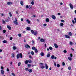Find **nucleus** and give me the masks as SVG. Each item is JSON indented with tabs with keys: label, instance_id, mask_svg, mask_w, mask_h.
<instances>
[{
	"label": "nucleus",
	"instance_id": "nucleus-1",
	"mask_svg": "<svg viewBox=\"0 0 76 76\" xmlns=\"http://www.w3.org/2000/svg\"><path fill=\"white\" fill-rule=\"evenodd\" d=\"M20 56L21 58H22V53L18 54L17 55V59H19V58H20Z\"/></svg>",
	"mask_w": 76,
	"mask_h": 76
},
{
	"label": "nucleus",
	"instance_id": "nucleus-2",
	"mask_svg": "<svg viewBox=\"0 0 76 76\" xmlns=\"http://www.w3.org/2000/svg\"><path fill=\"white\" fill-rule=\"evenodd\" d=\"M15 19V20L13 21V23H14L16 24V25H18V23L17 22V19H16V18Z\"/></svg>",
	"mask_w": 76,
	"mask_h": 76
},
{
	"label": "nucleus",
	"instance_id": "nucleus-3",
	"mask_svg": "<svg viewBox=\"0 0 76 76\" xmlns=\"http://www.w3.org/2000/svg\"><path fill=\"white\" fill-rule=\"evenodd\" d=\"M70 7L71 9H73V5L71 3H70L69 4Z\"/></svg>",
	"mask_w": 76,
	"mask_h": 76
},
{
	"label": "nucleus",
	"instance_id": "nucleus-4",
	"mask_svg": "<svg viewBox=\"0 0 76 76\" xmlns=\"http://www.w3.org/2000/svg\"><path fill=\"white\" fill-rule=\"evenodd\" d=\"M52 18L53 19H54V20H55L56 19V16L54 15H53L51 16Z\"/></svg>",
	"mask_w": 76,
	"mask_h": 76
},
{
	"label": "nucleus",
	"instance_id": "nucleus-5",
	"mask_svg": "<svg viewBox=\"0 0 76 76\" xmlns=\"http://www.w3.org/2000/svg\"><path fill=\"white\" fill-rule=\"evenodd\" d=\"M7 4L8 5H11L13 4V3L12 2L9 1L7 2Z\"/></svg>",
	"mask_w": 76,
	"mask_h": 76
},
{
	"label": "nucleus",
	"instance_id": "nucleus-6",
	"mask_svg": "<svg viewBox=\"0 0 76 76\" xmlns=\"http://www.w3.org/2000/svg\"><path fill=\"white\" fill-rule=\"evenodd\" d=\"M7 27L9 30H11V29H12L11 27H10V26L9 25L7 26Z\"/></svg>",
	"mask_w": 76,
	"mask_h": 76
},
{
	"label": "nucleus",
	"instance_id": "nucleus-7",
	"mask_svg": "<svg viewBox=\"0 0 76 76\" xmlns=\"http://www.w3.org/2000/svg\"><path fill=\"white\" fill-rule=\"evenodd\" d=\"M34 34L35 36H36V35H38V31H35V32H34Z\"/></svg>",
	"mask_w": 76,
	"mask_h": 76
},
{
	"label": "nucleus",
	"instance_id": "nucleus-8",
	"mask_svg": "<svg viewBox=\"0 0 76 76\" xmlns=\"http://www.w3.org/2000/svg\"><path fill=\"white\" fill-rule=\"evenodd\" d=\"M40 64H42V66L41 67V68L42 69H44V68H45V66H44V65L42 63H40Z\"/></svg>",
	"mask_w": 76,
	"mask_h": 76
},
{
	"label": "nucleus",
	"instance_id": "nucleus-9",
	"mask_svg": "<svg viewBox=\"0 0 76 76\" xmlns=\"http://www.w3.org/2000/svg\"><path fill=\"white\" fill-rule=\"evenodd\" d=\"M54 45L55 48H58V45H57V44L55 43L54 44Z\"/></svg>",
	"mask_w": 76,
	"mask_h": 76
},
{
	"label": "nucleus",
	"instance_id": "nucleus-10",
	"mask_svg": "<svg viewBox=\"0 0 76 76\" xmlns=\"http://www.w3.org/2000/svg\"><path fill=\"white\" fill-rule=\"evenodd\" d=\"M50 53L48 52L47 56V57L48 58L50 57Z\"/></svg>",
	"mask_w": 76,
	"mask_h": 76
},
{
	"label": "nucleus",
	"instance_id": "nucleus-11",
	"mask_svg": "<svg viewBox=\"0 0 76 76\" xmlns=\"http://www.w3.org/2000/svg\"><path fill=\"white\" fill-rule=\"evenodd\" d=\"M65 37L66 38H70V36H68L67 35H65Z\"/></svg>",
	"mask_w": 76,
	"mask_h": 76
},
{
	"label": "nucleus",
	"instance_id": "nucleus-12",
	"mask_svg": "<svg viewBox=\"0 0 76 76\" xmlns=\"http://www.w3.org/2000/svg\"><path fill=\"white\" fill-rule=\"evenodd\" d=\"M25 47L26 48H30V46L28 44L25 45Z\"/></svg>",
	"mask_w": 76,
	"mask_h": 76
},
{
	"label": "nucleus",
	"instance_id": "nucleus-13",
	"mask_svg": "<svg viewBox=\"0 0 76 76\" xmlns=\"http://www.w3.org/2000/svg\"><path fill=\"white\" fill-rule=\"evenodd\" d=\"M1 72L2 75H4V71L3 70H1Z\"/></svg>",
	"mask_w": 76,
	"mask_h": 76
},
{
	"label": "nucleus",
	"instance_id": "nucleus-14",
	"mask_svg": "<svg viewBox=\"0 0 76 76\" xmlns=\"http://www.w3.org/2000/svg\"><path fill=\"white\" fill-rule=\"evenodd\" d=\"M20 4L21 6H23V1H21L20 2Z\"/></svg>",
	"mask_w": 76,
	"mask_h": 76
},
{
	"label": "nucleus",
	"instance_id": "nucleus-15",
	"mask_svg": "<svg viewBox=\"0 0 76 76\" xmlns=\"http://www.w3.org/2000/svg\"><path fill=\"white\" fill-rule=\"evenodd\" d=\"M40 41H41V42H45V40H44V39H40Z\"/></svg>",
	"mask_w": 76,
	"mask_h": 76
},
{
	"label": "nucleus",
	"instance_id": "nucleus-16",
	"mask_svg": "<svg viewBox=\"0 0 76 76\" xmlns=\"http://www.w3.org/2000/svg\"><path fill=\"white\" fill-rule=\"evenodd\" d=\"M12 48L14 50H16V49H17V48H16V47L15 46H13Z\"/></svg>",
	"mask_w": 76,
	"mask_h": 76
},
{
	"label": "nucleus",
	"instance_id": "nucleus-17",
	"mask_svg": "<svg viewBox=\"0 0 76 76\" xmlns=\"http://www.w3.org/2000/svg\"><path fill=\"white\" fill-rule=\"evenodd\" d=\"M28 71L29 73H32V69H30L28 70Z\"/></svg>",
	"mask_w": 76,
	"mask_h": 76
},
{
	"label": "nucleus",
	"instance_id": "nucleus-18",
	"mask_svg": "<svg viewBox=\"0 0 76 76\" xmlns=\"http://www.w3.org/2000/svg\"><path fill=\"white\" fill-rule=\"evenodd\" d=\"M68 34L69 36H72V33L71 32H69Z\"/></svg>",
	"mask_w": 76,
	"mask_h": 76
},
{
	"label": "nucleus",
	"instance_id": "nucleus-19",
	"mask_svg": "<svg viewBox=\"0 0 76 76\" xmlns=\"http://www.w3.org/2000/svg\"><path fill=\"white\" fill-rule=\"evenodd\" d=\"M11 56L12 57H13V58H14V57H15V54L13 53H12Z\"/></svg>",
	"mask_w": 76,
	"mask_h": 76
},
{
	"label": "nucleus",
	"instance_id": "nucleus-20",
	"mask_svg": "<svg viewBox=\"0 0 76 76\" xmlns=\"http://www.w3.org/2000/svg\"><path fill=\"white\" fill-rule=\"evenodd\" d=\"M46 21L47 22H48L50 21V20H49V19L48 18H47L46 19Z\"/></svg>",
	"mask_w": 76,
	"mask_h": 76
},
{
	"label": "nucleus",
	"instance_id": "nucleus-21",
	"mask_svg": "<svg viewBox=\"0 0 76 76\" xmlns=\"http://www.w3.org/2000/svg\"><path fill=\"white\" fill-rule=\"evenodd\" d=\"M26 29L27 31H30L31 30V28L29 27H27Z\"/></svg>",
	"mask_w": 76,
	"mask_h": 76
},
{
	"label": "nucleus",
	"instance_id": "nucleus-22",
	"mask_svg": "<svg viewBox=\"0 0 76 76\" xmlns=\"http://www.w3.org/2000/svg\"><path fill=\"white\" fill-rule=\"evenodd\" d=\"M68 60H70V61H72V58L70 57H68Z\"/></svg>",
	"mask_w": 76,
	"mask_h": 76
},
{
	"label": "nucleus",
	"instance_id": "nucleus-23",
	"mask_svg": "<svg viewBox=\"0 0 76 76\" xmlns=\"http://www.w3.org/2000/svg\"><path fill=\"white\" fill-rule=\"evenodd\" d=\"M26 21L29 24L30 23V21H29V19L26 20Z\"/></svg>",
	"mask_w": 76,
	"mask_h": 76
},
{
	"label": "nucleus",
	"instance_id": "nucleus-24",
	"mask_svg": "<svg viewBox=\"0 0 76 76\" xmlns=\"http://www.w3.org/2000/svg\"><path fill=\"white\" fill-rule=\"evenodd\" d=\"M40 55L41 56H44V53L43 52H42L40 53Z\"/></svg>",
	"mask_w": 76,
	"mask_h": 76
},
{
	"label": "nucleus",
	"instance_id": "nucleus-25",
	"mask_svg": "<svg viewBox=\"0 0 76 76\" xmlns=\"http://www.w3.org/2000/svg\"><path fill=\"white\" fill-rule=\"evenodd\" d=\"M28 61L26 60L25 61V64H28Z\"/></svg>",
	"mask_w": 76,
	"mask_h": 76
},
{
	"label": "nucleus",
	"instance_id": "nucleus-26",
	"mask_svg": "<svg viewBox=\"0 0 76 76\" xmlns=\"http://www.w3.org/2000/svg\"><path fill=\"white\" fill-rule=\"evenodd\" d=\"M45 68L46 69H48V65L47 64H45Z\"/></svg>",
	"mask_w": 76,
	"mask_h": 76
},
{
	"label": "nucleus",
	"instance_id": "nucleus-27",
	"mask_svg": "<svg viewBox=\"0 0 76 76\" xmlns=\"http://www.w3.org/2000/svg\"><path fill=\"white\" fill-rule=\"evenodd\" d=\"M31 32L32 34H34V30H31Z\"/></svg>",
	"mask_w": 76,
	"mask_h": 76
},
{
	"label": "nucleus",
	"instance_id": "nucleus-28",
	"mask_svg": "<svg viewBox=\"0 0 76 76\" xmlns=\"http://www.w3.org/2000/svg\"><path fill=\"white\" fill-rule=\"evenodd\" d=\"M54 56L52 55L51 56V58L52 59H54Z\"/></svg>",
	"mask_w": 76,
	"mask_h": 76
},
{
	"label": "nucleus",
	"instance_id": "nucleus-29",
	"mask_svg": "<svg viewBox=\"0 0 76 76\" xmlns=\"http://www.w3.org/2000/svg\"><path fill=\"white\" fill-rule=\"evenodd\" d=\"M61 26H63L64 25V24L63 23H60Z\"/></svg>",
	"mask_w": 76,
	"mask_h": 76
},
{
	"label": "nucleus",
	"instance_id": "nucleus-30",
	"mask_svg": "<svg viewBox=\"0 0 76 76\" xmlns=\"http://www.w3.org/2000/svg\"><path fill=\"white\" fill-rule=\"evenodd\" d=\"M3 42L4 43H6L7 42V41L5 40H4L3 41Z\"/></svg>",
	"mask_w": 76,
	"mask_h": 76
},
{
	"label": "nucleus",
	"instance_id": "nucleus-31",
	"mask_svg": "<svg viewBox=\"0 0 76 76\" xmlns=\"http://www.w3.org/2000/svg\"><path fill=\"white\" fill-rule=\"evenodd\" d=\"M34 50L36 53H38V50L37 49H35Z\"/></svg>",
	"mask_w": 76,
	"mask_h": 76
},
{
	"label": "nucleus",
	"instance_id": "nucleus-32",
	"mask_svg": "<svg viewBox=\"0 0 76 76\" xmlns=\"http://www.w3.org/2000/svg\"><path fill=\"white\" fill-rule=\"evenodd\" d=\"M5 20L7 22H8L9 21V20L7 19H6Z\"/></svg>",
	"mask_w": 76,
	"mask_h": 76
},
{
	"label": "nucleus",
	"instance_id": "nucleus-33",
	"mask_svg": "<svg viewBox=\"0 0 76 76\" xmlns=\"http://www.w3.org/2000/svg\"><path fill=\"white\" fill-rule=\"evenodd\" d=\"M6 32V30H3V32L4 34H5Z\"/></svg>",
	"mask_w": 76,
	"mask_h": 76
},
{
	"label": "nucleus",
	"instance_id": "nucleus-34",
	"mask_svg": "<svg viewBox=\"0 0 76 76\" xmlns=\"http://www.w3.org/2000/svg\"><path fill=\"white\" fill-rule=\"evenodd\" d=\"M32 49L33 50H35V47L34 46L32 47Z\"/></svg>",
	"mask_w": 76,
	"mask_h": 76
},
{
	"label": "nucleus",
	"instance_id": "nucleus-35",
	"mask_svg": "<svg viewBox=\"0 0 76 76\" xmlns=\"http://www.w3.org/2000/svg\"><path fill=\"white\" fill-rule=\"evenodd\" d=\"M49 49L50 50H53V48L51 46H50L49 47Z\"/></svg>",
	"mask_w": 76,
	"mask_h": 76
},
{
	"label": "nucleus",
	"instance_id": "nucleus-36",
	"mask_svg": "<svg viewBox=\"0 0 76 76\" xmlns=\"http://www.w3.org/2000/svg\"><path fill=\"white\" fill-rule=\"evenodd\" d=\"M31 4L32 5H34V2L32 1L31 3Z\"/></svg>",
	"mask_w": 76,
	"mask_h": 76
},
{
	"label": "nucleus",
	"instance_id": "nucleus-37",
	"mask_svg": "<svg viewBox=\"0 0 76 76\" xmlns=\"http://www.w3.org/2000/svg\"><path fill=\"white\" fill-rule=\"evenodd\" d=\"M31 54H32V55H34V53L33 51H31Z\"/></svg>",
	"mask_w": 76,
	"mask_h": 76
},
{
	"label": "nucleus",
	"instance_id": "nucleus-38",
	"mask_svg": "<svg viewBox=\"0 0 76 76\" xmlns=\"http://www.w3.org/2000/svg\"><path fill=\"white\" fill-rule=\"evenodd\" d=\"M69 44L71 45H73V42H70Z\"/></svg>",
	"mask_w": 76,
	"mask_h": 76
},
{
	"label": "nucleus",
	"instance_id": "nucleus-39",
	"mask_svg": "<svg viewBox=\"0 0 76 76\" xmlns=\"http://www.w3.org/2000/svg\"><path fill=\"white\" fill-rule=\"evenodd\" d=\"M21 64V63H20V62H19L18 64V66H20Z\"/></svg>",
	"mask_w": 76,
	"mask_h": 76
},
{
	"label": "nucleus",
	"instance_id": "nucleus-40",
	"mask_svg": "<svg viewBox=\"0 0 76 76\" xmlns=\"http://www.w3.org/2000/svg\"><path fill=\"white\" fill-rule=\"evenodd\" d=\"M2 22H3V23H4V24H5L6 23L5 21L4 20H2Z\"/></svg>",
	"mask_w": 76,
	"mask_h": 76
},
{
	"label": "nucleus",
	"instance_id": "nucleus-41",
	"mask_svg": "<svg viewBox=\"0 0 76 76\" xmlns=\"http://www.w3.org/2000/svg\"><path fill=\"white\" fill-rule=\"evenodd\" d=\"M28 67H30L31 66V64H28Z\"/></svg>",
	"mask_w": 76,
	"mask_h": 76
},
{
	"label": "nucleus",
	"instance_id": "nucleus-42",
	"mask_svg": "<svg viewBox=\"0 0 76 76\" xmlns=\"http://www.w3.org/2000/svg\"><path fill=\"white\" fill-rule=\"evenodd\" d=\"M31 41L32 42V44L33 45L34 44V43H35V41H34L33 40H32Z\"/></svg>",
	"mask_w": 76,
	"mask_h": 76
},
{
	"label": "nucleus",
	"instance_id": "nucleus-43",
	"mask_svg": "<svg viewBox=\"0 0 76 76\" xmlns=\"http://www.w3.org/2000/svg\"><path fill=\"white\" fill-rule=\"evenodd\" d=\"M9 14H10V17H12V15L11 14V12H9Z\"/></svg>",
	"mask_w": 76,
	"mask_h": 76
},
{
	"label": "nucleus",
	"instance_id": "nucleus-44",
	"mask_svg": "<svg viewBox=\"0 0 76 76\" xmlns=\"http://www.w3.org/2000/svg\"><path fill=\"white\" fill-rule=\"evenodd\" d=\"M64 53H67V51L66 50H64Z\"/></svg>",
	"mask_w": 76,
	"mask_h": 76
},
{
	"label": "nucleus",
	"instance_id": "nucleus-45",
	"mask_svg": "<svg viewBox=\"0 0 76 76\" xmlns=\"http://www.w3.org/2000/svg\"><path fill=\"white\" fill-rule=\"evenodd\" d=\"M57 67H60V64H57Z\"/></svg>",
	"mask_w": 76,
	"mask_h": 76
},
{
	"label": "nucleus",
	"instance_id": "nucleus-46",
	"mask_svg": "<svg viewBox=\"0 0 76 76\" xmlns=\"http://www.w3.org/2000/svg\"><path fill=\"white\" fill-rule=\"evenodd\" d=\"M3 36H0V39H3Z\"/></svg>",
	"mask_w": 76,
	"mask_h": 76
},
{
	"label": "nucleus",
	"instance_id": "nucleus-47",
	"mask_svg": "<svg viewBox=\"0 0 76 76\" xmlns=\"http://www.w3.org/2000/svg\"><path fill=\"white\" fill-rule=\"evenodd\" d=\"M28 62L29 63H31L32 61L31 60H28Z\"/></svg>",
	"mask_w": 76,
	"mask_h": 76
},
{
	"label": "nucleus",
	"instance_id": "nucleus-48",
	"mask_svg": "<svg viewBox=\"0 0 76 76\" xmlns=\"http://www.w3.org/2000/svg\"><path fill=\"white\" fill-rule=\"evenodd\" d=\"M29 9H31V8H32V5H30L29 6Z\"/></svg>",
	"mask_w": 76,
	"mask_h": 76
},
{
	"label": "nucleus",
	"instance_id": "nucleus-49",
	"mask_svg": "<svg viewBox=\"0 0 76 76\" xmlns=\"http://www.w3.org/2000/svg\"><path fill=\"white\" fill-rule=\"evenodd\" d=\"M18 10H17V11H15V13L16 14V15H18Z\"/></svg>",
	"mask_w": 76,
	"mask_h": 76
},
{
	"label": "nucleus",
	"instance_id": "nucleus-50",
	"mask_svg": "<svg viewBox=\"0 0 76 76\" xmlns=\"http://www.w3.org/2000/svg\"><path fill=\"white\" fill-rule=\"evenodd\" d=\"M26 7L27 9H28V8H29V6L28 5H26Z\"/></svg>",
	"mask_w": 76,
	"mask_h": 76
},
{
	"label": "nucleus",
	"instance_id": "nucleus-51",
	"mask_svg": "<svg viewBox=\"0 0 76 76\" xmlns=\"http://www.w3.org/2000/svg\"><path fill=\"white\" fill-rule=\"evenodd\" d=\"M18 36L19 37H20L21 36H22V34H18Z\"/></svg>",
	"mask_w": 76,
	"mask_h": 76
},
{
	"label": "nucleus",
	"instance_id": "nucleus-52",
	"mask_svg": "<svg viewBox=\"0 0 76 76\" xmlns=\"http://www.w3.org/2000/svg\"><path fill=\"white\" fill-rule=\"evenodd\" d=\"M68 69L69 70H71V66H69V67H68Z\"/></svg>",
	"mask_w": 76,
	"mask_h": 76
},
{
	"label": "nucleus",
	"instance_id": "nucleus-53",
	"mask_svg": "<svg viewBox=\"0 0 76 76\" xmlns=\"http://www.w3.org/2000/svg\"><path fill=\"white\" fill-rule=\"evenodd\" d=\"M28 68H25L26 71H28L29 69Z\"/></svg>",
	"mask_w": 76,
	"mask_h": 76
},
{
	"label": "nucleus",
	"instance_id": "nucleus-54",
	"mask_svg": "<svg viewBox=\"0 0 76 76\" xmlns=\"http://www.w3.org/2000/svg\"><path fill=\"white\" fill-rule=\"evenodd\" d=\"M61 22H63L64 23V22L65 21L64 20H61Z\"/></svg>",
	"mask_w": 76,
	"mask_h": 76
},
{
	"label": "nucleus",
	"instance_id": "nucleus-55",
	"mask_svg": "<svg viewBox=\"0 0 76 76\" xmlns=\"http://www.w3.org/2000/svg\"><path fill=\"white\" fill-rule=\"evenodd\" d=\"M72 22L73 23V24H75V21H74V20H72Z\"/></svg>",
	"mask_w": 76,
	"mask_h": 76
},
{
	"label": "nucleus",
	"instance_id": "nucleus-56",
	"mask_svg": "<svg viewBox=\"0 0 76 76\" xmlns=\"http://www.w3.org/2000/svg\"><path fill=\"white\" fill-rule=\"evenodd\" d=\"M70 56L71 57H73V55L72 53H70Z\"/></svg>",
	"mask_w": 76,
	"mask_h": 76
},
{
	"label": "nucleus",
	"instance_id": "nucleus-57",
	"mask_svg": "<svg viewBox=\"0 0 76 76\" xmlns=\"http://www.w3.org/2000/svg\"><path fill=\"white\" fill-rule=\"evenodd\" d=\"M1 69H2V70H3L4 69V67H3L2 66H1Z\"/></svg>",
	"mask_w": 76,
	"mask_h": 76
},
{
	"label": "nucleus",
	"instance_id": "nucleus-58",
	"mask_svg": "<svg viewBox=\"0 0 76 76\" xmlns=\"http://www.w3.org/2000/svg\"><path fill=\"white\" fill-rule=\"evenodd\" d=\"M62 65H63V66H65V63H64V62H63L62 63Z\"/></svg>",
	"mask_w": 76,
	"mask_h": 76
},
{
	"label": "nucleus",
	"instance_id": "nucleus-59",
	"mask_svg": "<svg viewBox=\"0 0 76 76\" xmlns=\"http://www.w3.org/2000/svg\"><path fill=\"white\" fill-rule=\"evenodd\" d=\"M58 15H59V16L61 15V13H60L59 12L57 14Z\"/></svg>",
	"mask_w": 76,
	"mask_h": 76
},
{
	"label": "nucleus",
	"instance_id": "nucleus-60",
	"mask_svg": "<svg viewBox=\"0 0 76 76\" xmlns=\"http://www.w3.org/2000/svg\"><path fill=\"white\" fill-rule=\"evenodd\" d=\"M44 26H47V24H44L43 25Z\"/></svg>",
	"mask_w": 76,
	"mask_h": 76
},
{
	"label": "nucleus",
	"instance_id": "nucleus-61",
	"mask_svg": "<svg viewBox=\"0 0 76 76\" xmlns=\"http://www.w3.org/2000/svg\"><path fill=\"white\" fill-rule=\"evenodd\" d=\"M12 39H13V37H10V40H12Z\"/></svg>",
	"mask_w": 76,
	"mask_h": 76
},
{
	"label": "nucleus",
	"instance_id": "nucleus-62",
	"mask_svg": "<svg viewBox=\"0 0 76 76\" xmlns=\"http://www.w3.org/2000/svg\"><path fill=\"white\" fill-rule=\"evenodd\" d=\"M74 20H75V22L76 23V18H74Z\"/></svg>",
	"mask_w": 76,
	"mask_h": 76
},
{
	"label": "nucleus",
	"instance_id": "nucleus-63",
	"mask_svg": "<svg viewBox=\"0 0 76 76\" xmlns=\"http://www.w3.org/2000/svg\"><path fill=\"white\" fill-rule=\"evenodd\" d=\"M29 58H32V56H29Z\"/></svg>",
	"mask_w": 76,
	"mask_h": 76
},
{
	"label": "nucleus",
	"instance_id": "nucleus-64",
	"mask_svg": "<svg viewBox=\"0 0 76 76\" xmlns=\"http://www.w3.org/2000/svg\"><path fill=\"white\" fill-rule=\"evenodd\" d=\"M12 75L13 76H15V74H14V73H12Z\"/></svg>",
	"mask_w": 76,
	"mask_h": 76
}]
</instances>
